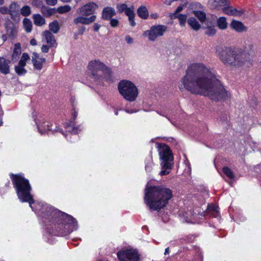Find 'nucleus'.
<instances>
[{"mask_svg":"<svg viewBox=\"0 0 261 261\" xmlns=\"http://www.w3.org/2000/svg\"><path fill=\"white\" fill-rule=\"evenodd\" d=\"M12 181L19 200L28 202L32 210L42 217L45 225L50 222L54 223L56 235L66 236L77 229V222L72 216L46 203H35L31 194L32 188L29 181L22 175H13Z\"/></svg>","mask_w":261,"mask_h":261,"instance_id":"1","label":"nucleus"},{"mask_svg":"<svg viewBox=\"0 0 261 261\" xmlns=\"http://www.w3.org/2000/svg\"><path fill=\"white\" fill-rule=\"evenodd\" d=\"M178 87L181 91L186 89L192 94L207 96L216 101L226 100L231 97L229 92L216 77L214 70L200 62L188 66Z\"/></svg>","mask_w":261,"mask_h":261,"instance_id":"2","label":"nucleus"},{"mask_svg":"<svg viewBox=\"0 0 261 261\" xmlns=\"http://www.w3.org/2000/svg\"><path fill=\"white\" fill-rule=\"evenodd\" d=\"M173 196L172 190L163 185L147 183L144 190V202L152 211L159 212L166 207Z\"/></svg>","mask_w":261,"mask_h":261,"instance_id":"3","label":"nucleus"},{"mask_svg":"<svg viewBox=\"0 0 261 261\" xmlns=\"http://www.w3.org/2000/svg\"><path fill=\"white\" fill-rule=\"evenodd\" d=\"M220 60L224 64L232 68L244 67L248 64L245 56L231 47H219L216 50Z\"/></svg>","mask_w":261,"mask_h":261,"instance_id":"4","label":"nucleus"},{"mask_svg":"<svg viewBox=\"0 0 261 261\" xmlns=\"http://www.w3.org/2000/svg\"><path fill=\"white\" fill-rule=\"evenodd\" d=\"M156 148L160 156L162 170L161 175L169 174L173 166V156L168 146L163 143H156Z\"/></svg>","mask_w":261,"mask_h":261,"instance_id":"5","label":"nucleus"},{"mask_svg":"<svg viewBox=\"0 0 261 261\" xmlns=\"http://www.w3.org/2000/svg\"><path fill=\"white\" fill-rule=\"evenodd\" d=\"M119 92L126 100L133 102L138 96V90L135 85L128 80H122L118 85Z\"/></svg>","mask_w":261,"mask_h":261,"instance_id":"6","label":"nucleus"},{"mask_svg":"<svg viewBox=\"0 0 261 261\" xmlns=\"http://www.w3.org/2000/svg\"><path fill=\"white\" fill-rule=\"evenodd\" d=\"M87 68L89 73L95 80L99 79L98 71H102L106 80L108 81H112V71L111 69L99 60L90 61L88 63Z\"/></svg>","mask_w":261,"mask_h":261,"instance_id":"7","label":"nucleus"},{"mask_svg":"<svg viewBox=\"0 0 261 261\" xmlns=\"http://www.w3.org/2000/svg\"><path fill=\"white\" fill-rule=\"evenodd\" d=\"M34 120L37 125L38 130L41 135L45 134L48 131H51L53 133L60 132L68 140L67 136L65 135L63 130L58 128L56 125L54 126L53 124L46 121L45 118L40 115L37 114H33Z\"/></svg>","mask_w":261,"mask_h":261,"instance_id":"8","label":"nucleus"},{"mask_svg":"<svg viewBox=\"0 0 261 261\" xmlns=\"http://www.w3.org/2000/svg\"><path fill=\"white\" fill-rule=\"evenodd\" d=\"M117 256L120 261H138L139 255L134 249H125L118 252Z\"/></svg>","mask_w":261,"mask_h":261,"instance_id":"9","label":"nucleus"},{"mask_svg":"<svg viewBox=\"0 0 261 261\" xmlns=\"http://www.w3.org/2000/svg\"><path fill=\"white\" fill-rule=\"evenodd\" d=\"M166 29L167 27L163 25H154L149 30L144 32L143 36L147 37L150 41H154L158 37L162 36Z\"/></svg>","mask_w":261,"mask_h":261,"instance_id":"10","label":"nucleus"},{"mask_svg":"<svg viewBox=\"0 0 261 261\" xmlns=\"http://www.w3.org/2000/svg\"><path fill=\"white\" fill-rule=\"evenodd\" d=\"M116 8L119 13L124 12L128 16L129 22L132 27L136 25L134 20L135 13L134 6H132L130 7H128L125 4H118L117 5Z\"/></svg>","mask_w":261,"mask_h":261,"instance_id":"11","label":"nucleus"},{"mask_svg":"<svg viewBox=\"0 0 261 261\" xmlns=\"http://www.w3.org/2000/svg\"><path fill=\"white\" fill-rule=\"evenodd\" d=\"M30 60V57L28 53H24L22 54L18 64L14 67L15 72L19 76L24 75L27 70L25 69L27 63Z\"/></svg>","mask_w":261,"mask_h":261,"instance_id":"12","label":"nucleus"},{"mask_svg":"<svg viewBox=\"0 0 261 261\" xmlns=\"http://www.w3.org/2000/svg\"><path fill=\"white\" fill-rule=\"evenodd\" d=\"M98 8V6L96 3L90 2L80 7L77 12L80 15L85 16L94 15L93 14Z\"/></svg>","mask_w":261,"mask_h":261,"instance_id":"13","label":"nucleus"},{"mask_svg":"<svg viewBox=\"0 0 261 261\" xmlns=\"http://www.w3.org/2000/svg\"><path fill=\"white\" fill-rule=\"evenodd\" d=\"M31 61L34 69L37 71H40L42 69L43 65L45 63L46 60L44 58L40 57L37 53L34 52L31 57Z\"/></svg>","mask_w":261,"mask_h":261,"instance_id":"14","label":"nucleus"},{"mask_svg":"<svg viewBox=\"0 0 261 261\" xmlns=\"http://www.w3.org/2000/svg\"><path fill=\"white\" fill-rule=\"evenodd\" d=\"M77 113L74 110V111L72 112V120H71L70 122H67L65 123V128L66 129L67 131L70 132L71 135L76 134L78 133L81 130L80 126L78 127H75L73 124V121L77 117Z\"/></svg>","mask_w":261,"mask_h":261,"instance_id":"15","label":"nucleus"},{"mask_svg":"<svg viewBox=\"0 0 261 261\" xmlns=\"http://www.w3.org/2000/svg\"><path fill=\"white\" fill-rule=\"evenodd\" d=\"M9 9L11 18L15 21H19V6L16 3L12 2L9 5Z\"/></svg>","mask_w":261,"mask_h":261,"instance_id":"16","label":"nucleus"},{"mask_svg":"<svg viewBox=\"0 0 261 261\" xmlns=\"http://www.w3.org/2000/svg\"><path fill=\"white\" fill-rule=\"evenodd\" d=\"M96 15H91L89 17H87L85 16H80L74 19V23L76 24L79 23L82 24L88 25L93 22L96 19Z\"/></svg>","mask_w":261,"mask_h":261,"instance_id":"17","label":"nucleus"},{"mask_svg":"<svg viewBox=\"0 0 261 261\" xmlns=\"http://www.w3.org/2000/svg\"><path fill=\"white\" fill-rule=\"evenodd\" d=\"M5 25L7 35L11 38H15L17 36V28L10 20L6 22Z\"/></svg>","mask_w":261,"mask_h":261,"instance_id":"18","label":"nucleus"},{"mask_svg":"<svg viewBox=\"0 0 261 261\" xmlns=\"http://www.w3.org/2000/svg\"><path fill=\"white\" fill-rule=\"evenodd\" d=\"M230 28L238 33H242L247 30L246 27L241 21L232 20L230 24Z\"/></svg>","mask_w":261,"mask_h":261,"instance_id":"19","label":"nucleus"},{"mask_svg":"<svg viewBox=\"0 0 261 261\" xmlns=\"http://www.w3.org/2000/svg\"><path fill=\"white\" fill-rule=\"evenodd\" d=\"M222 11L225 14L236 16H240L243 13V11L238 10L232 7L228 6L227 5L223 7Z\"/></svg>","mask_w":261,"mask_h":261,"instance_id":"20","label":"nucleus"},{"mask_svg":"<svg viewBox=\"0 0 261 261\" xmlns=\"http://www.w3.org/2000/svg\"><path fill=\"white\" fill-rule=\"evenodd\" d=\"M10 61L6 60L4 57H0V72L6 75L10 73Z\"/></svg>","mask_w":261,"mask_h":261,"instance_id":"21","label":"nucleus"},{"mask_svg":"<svg viewBox=\"0 0 261 261\" xmlns=\"http://www.w3.org/2000/svg\"><path fill=\"white\" fill-rule=\"evenodd\" d=\"M116 15L115 9L111 7H105L102 11L101 17L103 19L109 20Z\"/></svg>","mask_w":261,"mask_h":261,"instance_id":"22","label":"nucleus"},{"mask_svg":"<svg viewBox=\"0 0 261 261\" xmlns=\"http://www.w3.org/2000/svg\"><path fill=\"white\" fill-rule=\"evenodd\" d=\"M228 2L227 0H209L208 4L209 6L213 8L216 9L218 7H222L228 5Z\"/></svg>","mask_w":261,"mask_h":261,"instance_id":"23","label":"nucleus"},{"mask_svg":"<svg viewBox=\"0 0 261 261\" xmlns=\"http://www.w3.org/2000/svg\"><path fill=\"white\" fill-rule=\"evenodd\" d=\"M42 36L44 37L46 42L49 46H53L56 43L54 35L49 31H45L42 33Z\"/></svg>","mask_w":261,"mask_h":261,"instance_id":"24","label":"nucleus"},{"mask_svg":"<svg viewBox=\"0 0 261 261\" xmlns=\"http://www.w3.org/2000/svg\"><path fill=\"white\" fill-rule=\"evenodd\" d=\"M170 16L171 19L177 18L179 20V24L181 27L185 26L188 17L187 14H171Z\"/></svg>","mask_w":261,"mask_h":261,"instance_id":"25","label":"nucleus"},{"mask_svg":"<svg viewBox=\"0 0 261 261\" xmlns=\"http://www.w3.org/2000/svg\"><path fill=\"white\" fill-rule=\"evenodd\" d=\"M21 53V45L19 43L15 44L13 51L12 55V61H16Z\"/></svg>","mask_w":261,"mask_h":261,"instance_id":"26","label":"nucleus"},{"mask_svg":"<svg viewBox=\"0 0 261 261\" xmlns=\"http://www.w3.org/2000/svg\"><path fill=\"white\" fill-rule=\"evenodd\" d=\"M34 24L37 26H42L45 23V20L41 15L37 14L33 16Z\"/></svg>","mask_w":261,"mask_h":261,"instance_id":"27","label":"nucleus"},{"mask_svg":"<svg viewBox=\"0 0 261 261\" xmlns=\"http://www.w3.org/2000/svg\"><path fill=\"white\" fill-rule=\"evenodd\" d=\"M138 16L142 19H146L148 16L147 9L145 6H141L137 10Z\"/></svg>","mask_w":261,"mask_h":261,"instance_id":"28","label":"nucleus"},{"mask_svg":"<svg viewBox=\"0 0 261 261\" xmlns=\"http://www.w3.org/2000/svg\"><path fill=\"white\" fill-rule=\"evenodd\" d=\"M188 22L191 28L194 30L197 31L200 28V25L194 17H190L188 19Z\"/></svg>","mask_w":261,"mask_h":261,"instance_id":"29","label":"nucleus"},{"mask_svg":"<svg viewBox=\"0 0 261 261\" xmlns=\"http://www.w3.org/2000/svg\"><path fill=\"white\" fill-rule=\"evenodd\" d=\"M49 29L55 34H57L60 29V27L58 22L57 20H54L49 24Z\"/></svg>","mask_w":261,"mask_h":261,"instance_id":"30","label":"nucleus"},{"mask_svg":"<svg viewBox=\"0 0 261 261\" xmlns=\"http://www.w3.org/2000/svg\"><path fill=\"white\" fill-rule=\"evenodd\" d=\"M217 24L219 29L224 30L227 27L226 19L224 17H220L217 20Z\"/></svg>","mask_w":261,"mask_h":261,"instance_id":"31","label":"nucleus"},{"mask_svg":"<svg viewBox=\"0 0 261 261\" xmlns=\"http://www.w3.org/2000/svg\"><path fill=\"white\" fill-rule=\"evenodd\" d=\"M23 25L24 30L28 33L31 32L32 29V23L31 21L27 18H25L23 20Z\"/></svg>","mask_w":261,"mask_h":261,"instance_id":"32","label":"nucleus"},{"mask_svg":"<svg viewBox=\"0 0 261 261\" xmlns=\"http://www.w3.org/2000/svg\"><path fill=\"white\" fill-rule=\"evenodd\" d=\"M207 210L210 212H212V215H214V217H217L218 215V207L215 204H211V205L208 206Z\"/></svg>","mask_w":261,"mask_h":261,"instance_id":"33","label":"nucleus"},{"mask_svg":"<svg viewBox=\"0 0 261 261\" xmlns=\"http://www.w3.org/2000/svg\"><path fill=\"white\" fill-rule=\"evenodd\" d=\"M193 13L201 22H204L206 18V15L205 13L201 11H194Z\"/></svg>","mask_w":261,"mask_h":261,"instance_id":"34","label":"nucleus"},{"mask_svg":"<svg viewBox=\"0 0 261 261\" xmlns=\"http://www.w3.org/2000/svg\"><path fill=\"white\" fill-rule=\"evenodd\" d=\"M188 3L187 0H183L182 3L177 8L174 13L172 14H180V12L187 6Z\"/></svg>","mask_w":261,"mask_h":261,"instance_id":"35","label":"nucleus"},{"mask_svg":"<svg viewBox=\"0 0 261 261\" xmlns=\"http://www.w3.org/2000/svg\"><path fill=\"white\" fill-rule=\"evenodd\" d=\"M31 12V8L28 6H23L20 10L21 14L24 16H29Z\"/></svg>","mask_w":261,"mask_h":261,"instance_id":"36","label":"nucleus"},{"mask_svg":"<svg viewBox=\"0 0 261 261\" xmlns=\"http://www.w3.org/2000/svg\"><path fill=\"white\" fill-rule=\"evenodd\" d=\"M223 173L227 176L229 178L232 179L234 177V175L232 171L227 167H224L223 168Z\"/></svg>","mask_w":261,"mask_h":261,"instance_id":"37","label":"nucleus"},{"mask_svg":"<svg viewBox=\"0 0 261 261\" xmlns=\"http://www.w3.org/2000/svg\"><path fill=\"white\" fill-rule=\"evenodd\" d=\"M71 7L69 5L61 6L58 8V12L59 13H65L71 10Z\"/></svg>","mask_w":261,"mask_h":261,"instance_id":"38","label":"nucleus"},{"mask_svg":"<svg viewBox=\"0 0 261 261\" xmlns=\"http://www.w3.org/2000/svg\"><path fill=\"white\" fill-rule=\"evenodd\" d=\"M153 166V163L151 159H149L145 166V169L147 172H150Z\"/></svg>","mask_w":261,"mask_h":261,"instance_id":"39","label":"nucleus"},{"mask_svg":"<svg viewBox=\"0 0 261 261\" xmlns=\"http://www.w3.org/2000/svg\"><path fill=\"white\" fill-rule=\"evenodd\" d=\"M216 31L214 27H209L206 28L205 34L209 36H213L215 34Z\"/></svg>","mask_w":261,"mask_h":261,"instance_id":"40","label":"nucleus"},{"mask_svg":"<svg viewBox=\"0 0 261 261\" xmlns=\"http://www.w3.org/2000/svg\"><path fill=\"white\" fill-rule=\"evenodd\" d=\"M32 5L37 8H41L43 6V3L41 0H32Z\"/></svg>","mask_w":261,"mask_h":261,"instance_id":"41","label":"nucleus"},{"mask_svg":"<svg viewBox=\"0 0 261 261\" xmlns=\"http://www.w3.org/2000/svg\"><path fill=\"white\" fill-rule=\"evenodd\" d=\"M253 44L251 42L248 41L247 43H246L244 49L245 51H251L253 49Z\"/></svg>","mask_w":261,"mask_h":261,"instance_id":"42","label":"nucleus"},{"mask_svg":"<svg viewBox=\"0 0 261 261\" xmlns=\"http://www.w3.org/2000/svg\"><path fill=\"white\" fill-rule=\"evenodd\" d=\"M0 12L3 14H9V9L8 8L5 6L1 7Z\"/></svg>","mask_w":261,"mask_h":261,"instance_id":"43","label":"nucleus"},{"mask_svg":"<svg viewBox=\"0 0 261 261\" xmlns=\"http://www.w3.org/2000/svg\"><path fill=\"white\" fill-rule=\"evenodd\" d=\"M110 24L112 27H115L118 25L119 21L117 19H110Z\"/></svg>","mask_w":261,"mask_h":261,"instance_id":"44","label":"nucleus"},{"mask_svg":"<svg viewBox=\"0 0 261 261\" xmlns=\"http://www.w3.org/2000/svg\"><path fill=\"white\" fill-rule=\"evenodd\" d=\"M47 5L50 6H55L57 3V0H45Z\"/></svg>","mask_w":261,"mask_h":261,"instance_id":"45","label":"nucleus"},{"mask_svg":"<svg viewBox=\"0 0 261 261\" xmlns=\"http://www.w3.org/2000/svg\"><path fill=\"white\" fill-rule=\"evenodd\" d=\"M49 48V46H48V45H43L41 47V51L43 53H46L48 51Z\"/></svg>","mask_w":261,"mask_h":261,"instance_id":"46","label":"nucleus"},{"mask_svg":"<svg viewBox=\"0 0 261 261\" xmlns=\"http://www.w3.org/2000/svg\"><path fill=\"white\" fill-rule=\"evenodd\" d=\"M125 41L128 44H132L133 43V39L130 36L127 35L125 37Z\"/></svg>","mask_w":261,"mask_h":261,"instance_id":"47","label":"nucleus"},{"mask_svg":"<svg viewBox=\"0 0 261 261\" xmlns=\"http://www.w3.org/2000/svg\"><path fill=\"white\" fill-rule=\"evenodd\" d=\"M101 27V25L99 24H98L97 23H95L93 25V29L95 32H98Z\"/></svg>","mask_w":261,"mask_h":261,"instance_id":"48","label":"nucleus"},{"mask_svg":"<svg viewBox=\"0 0 261 261\" xmlns=\"http://www.w3.org/2000/svg\"><path fill=\"white\" fill-rule=\"evenodd\" d=\"M30 44L32 45H33V46L36 45H37V41H36V40L34 38H33L30 41Z\"/></svg>","mask_w":261,"mask_h":261,"instance_id":"49","label":"nucleus"},{"mask_svg":"<svg viewBox=\"0 0 261 261\" xmlns=\"http://www.w3.org/2000/svg\"><path fill=\"white\" fill-rule=\"evenodd\" d=\"M150 17L151 18L156 19L158 17V14L157 13L151 14Z\"/></svg>","mask_w":261,"mask_h":261,"instance_id":"50","label":"nucleus"},{"mask_svg":"<svg viewBox=\"0 0 261 261\" xmlns=\"http://www.w3.org/2000/svg\"><path fill=\"white\" fill-rule=\"evenodd\" d=\"M125 111L126 113H129V114H132V113H136V112H137V111H132V110H128V109H125Z\"/></svg>","mask_w":261,"mask_h":261,"instance_id":"51","label":"nucleus"},{"mask_svg":"<svg viewBox=\"0 0 261 261\" xmlns=\"http://www.w3.org/2000/svg\"><path fill=\"white\" fill-rule=\"evenodd\" d=\"M174 1L173 0H166L165 2V4L167 5H170L172 2Z\"/></svg>","mask_w":261,"mask_h":261,"instance_id":"52","label":"nucleus"},{"mask_svg":"<svg viewBox=\"0 0 261 261\" xmlns=\"http://www.w3.org/2000/svg\"><path fill=\"white\" fill-rule=\"evenodd\" d=\"M3 114L1 106L0 105V123H2V116Z\"/></svg>","mask_w":261,"mask_h":261,"instance_id":"53","label":"nucleus"},{"mask_svg":"<svg viewBox=\"0 0 261 261\" xmlns=\"http://www.w3.org/2000/svg\"><path fill=\"white\" fill-rule=\"evenodd\" d=\"M169 253V248L167 247L165 249L164 254L165 255L168 254Z\"/></svg>","mask_w":261,"mask_h":261,"instance_id":"54","label":"nucleus"},{"mask_svg":"<svg viewBox=\"0 0 261 261\" xmlns=\"http://www.w3.org/2000/svg\"><path fill=\"white\" fill-rule=\"evenodd\" d=\"M158 113L159 115H161V116H164V117H166V118H167L169 120H170V119L168 117V116H167L166 115H164V114H163V113H161V112H158Z\"/></svg>","mask_w":261,"mask_h":261,"instance_id":"55","label":"nucleus"},{"mask_svg":"<svg viewBox=\"0 0 261 261\" xmlns=\"http://www.w3.org/2000/svg\"><path fill=\"white\" fill-rule=\"evenodd\" d=\"M60 1H61L63 3H69L72 0H60Z\"/></svg>","mask_w":261,"mask_h":261,"instance_id":"56","label":"nucleus"},{"mask_svg":"<svg viewBox=\"0 0 261 261\" xmlns=\"http://www.w3.org/2000/svg\"><path fill=\"white\" fill-rule=\"evenodd\" d=\"M85 31V28L82 27L81 29L80 30V31L81 32V34H83Z\"/></svg>","mask_w":261,"mask_h":261,"instance_id":"57","label":"nucleus"},{"mask_svg":"<svg viewBox=\"0 0 261 261\" xmlns=\"http://www.w3.org/2000/svg\"><path fill=\"white\" fill-rule=\"evenodd\" d=\"M4 3V0H0V5H3Z\"/></svg>","mask_w":261,"mask_h":261,"instance_id":"58","label":"nucleus"},{"mask_svg":"<svg viewBox=\"0 0 261 261\" xmlns=\"http://www.w3.org/2000/svg\"><path fill=\"white\" fill-rule=\"evenodd\" d=\"M115 114L116 115H117L118 114V111H117V110H116V111H115Z\"/></svg>","mask_w":261,"mask_h":261,"instance_id":"59","label":"nucleus"},{"mask_svg":"<svg viewBox=\"0 0 261 261\" xmlns=\"http://www.w3.org/2000/svg\"><path fill=\"white\" fill-rule=\"evenodd\" d=\"M193 5H194V4H190V7H193Z\"/></svg>","mask_w":261,"mask_h":261,"instance_id":"60","label":"nucleus"},{"mask_svg":"<svg viewBox=\"0 0 261 261\" xmlns=\"http://www.w3.org/2000/svg\"><path fill=\"white\" fill-rule=\"evenodd\" d=\"M3 38L4 40H5V38H6V36H3Z\"/></svg>","mask_w":261,"mask_h":261,"instance_id":"61","label":"nucleus"}]
</instances>
